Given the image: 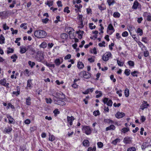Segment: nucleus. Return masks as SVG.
<instances>
[{
	"mask_svg": "<svg viewBox=\"0 0 151 151\" xmlns=\"http://www.w3.org/2000/svg\"><path fill=\"white\" fill-rule=\"evenodd\" d=\"M31 84H32V82H31V80H28L27 81V87H29V88H31Z\"/></svg>",
	"mask_w": 151,
	"mask_h": 151,
	"instance_id": "2f4dec72",
	"label": "nucleus"
},
{
	"mask_svg": "<svg viewBox=\"0 0 151 151\" xmlns=\"http://www.w3.org/2000/svg\"><path fill=\"white\" fill-rule=\"evenodd\" d=\"M127 63L129 66L132 67H133L134 65V62L132 60L128 61Z\"/></svg>",
	"mask_w": 151,
	"mask_h": 151,
	"instance_id": "7c9ffc66",
	"label": "nucleus"
},
{
	"mask_svg": "<svg viewBox=\"0 0 151 151\" xmlns=\"http://www.w3.org/2000/svg\"><path fill=\"white\" fill-rule=\"evenodd\" d=\"M120 141V139L117 138L112 141V143L114 145L116 144L118 142H119Z\"/></svg>",
	"mask_w": 151,
	"mask_h": 151,
	"instance_id": "b1692460",
	"label": "nucleus"
},
{
	"mask_svg": "<svg viewBox=\"0 0 151 151\" xmlns=\"http://www.w3.org/2000/svg\"><path fill=\"white\" fill-rule=\"evenodd\" d=\"M136 148L134 147L129 148L127 149V151H135Z\"/></svg>",
	"mask_w": 151,
	"mask_h": 151,
	"instance_id": "4d7b16f0",
	"label": "nucleus"
},
{
	"mask_svg": "<svg viewBox=\"0 0 151 151\" xmlns=\"http://www.w3.org/2000/svg\"><path fill=\"white\" fill-rule=\"evenodd\" d=\"M147 20L148 21H151V14L150 13L148 15H147Z\"/></svg>",
	"mask_w": 151,
	"mask_h": 151,
	"instance_id": "864d4df0",
	"label": "nucleus"
},
{
	"mask_svg": "<svg viewBox=\"0 0 151 151\" xmlns=\"http://www.w3.org/2000/svg\"><path fill=\"white\" fill-rule=\"evenodd\" d=\"M77 67L79 69H82L84 67V65L82 62L79 61L78 63Z\"/></svg>",
	"mask_w": 151,
	"mask_h": 151,
	"instance_id": "2eb2a0df",
	"label": "nucleus"
},
{
	"mask_svg": "<svg viewBox=\"0 0 151 151\" xmlns=\"http://www.w3.org/2000/svg\"><path fill=\"white\" fill-rule=\"evenodd\" d=\"M12 130V129L10 127H8L7 128H5L6 132L7 133H9Z\"/></svg>",
	"mask_w": 151,
	"mask_h": 151,
	"instance_id": "5701e85b",
	"label": "nucleus"
},
{
	"mask_svg": "<svg viewBox=\"0 0 151 151\" xmlns=\"http://www.w3.org/2000/svg\"><path fill=\"white\" fill-rule=\"evenodd\" d=\"M97 145L99 148H101L103 146V143L101 142H97Z\"/></svg>",
	"mask_w": 151,
	"mask_h": 151,
	"instance_id": "58836bf2",
	"label": "nucleus"
},
{
	"mask_svg": "<svg viewBox=\"0 0 151 151\" xmlns=\"http://www.w3.org/2000/svg\"><path fill=\"white\" fill-rule=\"evenodd\" d=\"M3 28L4 30L9 29V27L7 25L6 23L4 24L3 25Z\"/></svg>",
	"mask_w": 151,
	"mask_h": 151,
	"instance_id": "37998d69",
	"label": "nucleus"
},
{
	"mask_svg": "<svg viewBox=\"0 0 151 151\" xmlns=\"http://www.w3.org/2000/svg\"><path fill=\"white\" fill-rule=\"evenodd\" d=\"M16 3V1L15 0H14L12 4L10 5L9 6V7L10 8H13L14 7V4Z\"/></svg>",
	"mask_w": 151,
	"mask_h": 151,
	"instance_id": "13d9d810",
	"label": "nucleus"
},
{
	"mask_svg": "<svg viewBox=\"0 0 151 151\" xmlns=\"http://www.w3.org/2000/svg\"><path fill=\"white\" fill-rule=\"evenodd\" d=\"M104 121L105 122L109 123V124H112L113 123V122L112 120L108 119H105Z\"/></svg>",
	"mask_w": 151,
	"mask_h": 151,
	"instance_id": "c85d7f7f",
	"label": "nucleus"
},
{
	"mask_svg": "<svg viewBox=\"0 0 151 151\" xmlns=\"http://www.w3.org/2000/svg\"><path fill=\"white\" fill-rule=\"evenodd\" d=\"M68 33L69 35V38H71L74 37H75L74 34V30L71 27H70L68 29Z\"/></svg>",
	"mask_w": 151,
	"mask_h": 151,
	"instance_id": "0eeeda50",
	"label": "nucleus"
},
{
	"mask_svg": "<svg viewBox=\"0 0 151 151\" xmlns=\"http://www.w3.org/2000/svg\"><path fill=\"white\" fill-rule=\"evenodd\" d=\"M117 61L118 65L119 66H123L124 63L123 62H122L121 61L117 59Z\"/></svg>",
	"mask_w": 151,
	"mask_h": 151,
	"instance_id": "bb28decb",
	"label": "nucleus"
},
{
	"mask_svg": "<svg viewBox=\"0 0 151 151\" xmlns=\"http://www.w3.org/2000/svg\"><path fill=\"white\" fill-rule=\"evenodd\" d=\"M27 24L26 23H24L20 25L21 27H23V29H26L27 28V27L26 26Z\"/></svg>",
	"mask_w": 151,
	"mask_h": 151,
	"instance_id": "3c124183",
	"label": "nucleus"
},
{
	"mask_svg": "<svg viewBox=\"0 0 151 151\" xmlns=\"http://www.w3.org/2000/svg\"><path fill=\"white\" fill-rule=\"evenodd\" d=\"M79 22H80L79 25H80V26H79L78 27H80V28H82L83 27V21H82Z\"/></svg>",
	"mask_w": 151,
	"mask_h": 151,
	"instance_id": "774afa93",
	"label": "nucleus"
},
{
	"mask_svg": "<svg viewBox=\"0 0 151 151\" xmlns=\"http://www.w3.org/2000/svg\"><path fill=\"white\" fill-rule=\"evenodd\" d=\"M129 130V129L128 128H124L122 129V132L124 133H125Z\"/></svg>",
	"mask_w": 151,
	"mask_h": 151,
	"instance_id": "e433bc0d",
	"label": "nucleus"
},
{
	"mask_svg": "<svg viewBox=\"0 0 151 151\" xmlns=\"http://www.w3.org/2000/svg\"><path fill=\"white\" fill-rule=\"evenodd\" d=\"M149 105L147 104L146 101H144L143 104L141 106V109L142 110H143L145 108H147Z\"/></svg>",
	"mask_w": 151,
	"mask_h": 151,
	"instance_id": "9d476101",
	"label": "nucleus"
},
{
	"mask_svg": "<svg viewBox=\"0 0 151 151\" xmlns=\"http://www.w3.org/2000/svg\"><path fill=\"white\" fill-rule=\"evenodd\" d=\"M8 50L7 51V53L9 54L13 52L14 51V50L12 48H8Z\"/></svg>",
	"mask_w": 151,
	"mask_h": 151,
	"instance_id": "de8ad7c7",
	"label": "nucleus"
},
{
	"mask_svg": "<svg viewBox=\"0 0 151 151\" xmlns=\"http://www.w3.org/2000/svg\"><path fill=\"white\" fill-rule=\"evenodd\" d=\"M93 114L95 116L99 115V111L98 110L94 111L93 112Z\"/></svg>",
	"mask_w": 151,
	"mask_h": 151,
	"instance_id": "09e8293b",
	"label": "nucleus"
},
{
	"mask_svg": "<svg viewBox=\"0 0 151 151\" xmlns=\"http://www.w3.org/2000/svg\"><path fill=\"white\" fill-rule=\"evenodd\" d=\"M98 7L99 9L101 11L103 10L106 9L105 7L103 4H102L101 6H99Z\"/></svg>",
	"mask_w": 151,
	"mask_h": 151,
	"instance_id": "473e14b6",
	"label": "nucleus"
},
{
	"mask_svg": "<svg viewBox=\"0 0 151 151\" xmlns=\"http://www.w3.org/2000/svg\"><path fill=\"white\" fill-rule=\"evenodd\" d=\"M40 46L41 47L43 48H45L47 46V44L45 42H43L40 45Z\"/></svg>",
	"mask_w": 151,
	"mask_h": 151,
	"instance_id": "72a5a7b5",
	"label": "nucleus"
},
{
	"mask_svg": "<svg viewBox=\"0 0 151 151\" xmlns=\"http://www.w3.org/2000/svg\"><path fill=\"white\" fill-rule=\"evenodd\" d=\"M67 122L69 124L68 125V126L70 127L73 124V122L75 120V118L73 116H67Z\"/></svg>",
	"mask_w": 151,
	"mask_h": 151,
	"instance_id": "20e7f679",
	"label": "nucleus"
},
{
	"mask_svg": "<svg viewBox=\"0 0 151 151\" xmlns=\"http://www.w3.org/2000/svg\"><path fill=\"white\" fill-rule=\"evenodd\" d=\"M69 7L68 6L65 7L64 9V12H66L67 13H68L70 12V10L68 9Z\"/></svg>",
	"mask_w": 151,
	"mask_h": 151,
	"instance_id": "5fc2aeb1",
	"label": "nucleus"
},
{
	"mask_svg": "<svg viewBox=\"0 0 151 151\" xmlns=\"http://www.w3.org/2000/svg\"><path fill=\"white\" fill-rule=\"evenodd\" d=\"M105 42L104 41H103L102 42V43H100L99 44V45L100 47H102L104 46V47H105Z\"/></svg>",
	"mask_w": 151,
	"mask_h": 151,
	"instance_id": "e2e57ef3",
	"label": "nucleus"
},
{
	"mask_svg": "<svg viewBox=\"0 0 151 151\" xmlns=\"http://www.w3.org/2000/svg\"><path fill=\"white\" fill-rule=\"evenodd\" d=\"M112 104V102L111 100H109L107 103V105L109 106H111Z\"/></svg>",
	"mask_w": 151,
	"mask_h": 151,
	"instance_id": "6e6d98bb",
	"label": "nucleus"
},
{
	"mask_svg": "<svg viewBox=\"0 0 151 151\" xmlns=\"http://www.w3.org/2000/svg\"><path fill=\"white\" fill-rule=\"evenodd\" d=\"M130 70L129 69H126L124 72L125 74L127 76H128L130 74Z\"/></svg>",
	"mask_w": 151,
	"mask_h": 151,
	"instance_id": "a19ab883",
	"label": "nucleus"
},
{
	"mask_svg": "<svg viewBox=\"0 0 151 151\" xmlns=\"http://www.w3.org/2000/svg\"><path fill=\"white\" fill-rule=\"evenodd\" d=\"M27 50H32L33 52H35V50H34L32 49H33V48L31 46H28V47L27 48Z\"/></svg>",
	"mask_w": 151,
	"mask_h": 151,
	"instance_id": "052dcab7",
	"label": "nucleus"
},
{
	"mask_svg": "<svg viewBox=\"0 0 151 151\" xmlns=\"http://www.w3.org/2000/svg\"><path fill=\"white\" fill-rule=\"evenodd\" d=\"M137 32L138 33H139V35H141L143 34V31L140 28H138L137 29Z\"/></svg>",
	"mask_w": 151,
	"mask_h": 151,
	"instance_id": "cd10ccee",
	"label": "nucleus"
},
{
	"mask_svg": "<svg viewBox=\"0 0 151 151\" xmlns=\"http://www.w3.org/2000/svg\"><path fill=\"white\" fill-rule=\"evenodd\" d=\"M7 117L8 119L9 124H14L15 123L14 119L12 116L9 115H7Z\"/></svg>",
	"mask_w": 151,
	"mask_h": 151,
	"instance_id": "1a4fd4ad",
	"label": "nucleus"
},
{
	"mask_svg": "<svg viewBox=\"0 0 151 151\" xmlns=\"http://www.w3.org/2000/svg\"><path fill=\"white\" fill-rule=\"evenodd\" d=\"M91 53H93L94 54H96L97 53V52L96 51V48L94 47L93 49L91 50Z\"/></svg>",
	"mask_w": 151,
	"mask_h": 151,
	"instance_id": "8fccbe9b",
	"label": "nucleus"
},
{
	"mask_svg": "<svg viewBox=\"0 0 151 151\" xmlns=\"http://www.w3.org/2000/svg\"><path fill=\"white\" fill-rule=\"evenodd\" d=\"M34 35L37 38H45L46 37L47 33L44 30H37L35 31Z\"/></svg>",
	"mask_w": 151,
	"mask_h": 151,
	"instance_id": "f257e3e1",
	"label": "nucleus"
},
{
	"mask_svg": "<svg viewBox=\"0 0 151 151\" xmlns=\"http://www.w3.org/2000/svg\"><path fill=\"white\" fill-rule=\"evenodd\" d=\"M121 92H122V90H119V91H118L116 92V93L117 94H118L119 96L120 97H121V96H122V94L121 93Z\"/></svg>",
	"mask_w": 151,
	"mask_h": 151,
	"instance_id": "338daca9",
	"label": "nucleus"
},
{
	"mask_svg": "<svg viewBox=\"0 0 151 151\" xmlns=\"http://www.w3.org/2000/svg\"><path fill=\"white\" fill-rule=\"evenodd\" d=\"M54 62L56 65H59L62 62L60 63L59 58H57L55 60Z\"/></svg>",
	"mask_w": 151,
	"mask_h": 151,
	"instance_id": "aec40b11",
	"label": "nucleus"
},
{
	"mask_svg": "<svg viewBox=\"0 0 151 151\" xmlns=\"http://www.w3.org/2000/svg\"><path fill=\"white\" fill-rule=\"evenodd\" d=\"M27 50L26 47H20V52L22 54H23L26 52Z\"/></svg>",
	"mask_w": 151,
	"mask_h": 151,
	"instance_id": "6ab92c4d",
	"label": "nucleus"
},
{
	"mask_svg": "<svg viewBox=\"0 0 151 151\" xmlns=\"http://www.w3.org/2000/svg\"><path fill=\"white\" fill-rule=\"evenodd\" d=\"M46 65L48 67H53L54 68H55V67L54 64H51L47 63H46Z\"/></svg>",
	"mask_w": 151,
	"mask_h": 151,
	"instance_id": "c03bdc74",
	"label": "nucleus"
},
{
	"mask_svg": "<svg viewBox=\"0 0 151 151\" xmlns=\"http://www.w3.org/2000/svg\"><path fill=\"white\" fill-rule=\"evenodd\" d=\"M145 119L146 118L144 116H141L140 120L142 122H144L145 121Z\"/></svg>",
	"mask_w": 151,
	"mask_h": 151,
	"instance_id": "69168bd1",
	"label": "nucleus"
},
{
	"mask_svg": "<svg viewBox=\"0 0 151 151\" xmlns=\"http://www.w3.org/2000/svg\"><path fill=\"white\" fill-rule=\"evenodd\" d=\"M53 1H47V3H45V4L47 5L49 7L52 6L53 5Z\"/></svg>",
	"mask_w": 151,
	"mask_h": 151,
	"instance_id": "c756f323",
	"label": "nucleus"
},
{
	"mask_svg": "<svg viewBox=\"0 0 151 151\" xmlns=\"http://www.w3.org/2000/svg\"><path fill=\"white\" fill-rule=\"evenodd\" d=\"M79 75L86 79L89 78L91 77V74L85 71L80 72L79 73Z\"/></svg>",
	"mask_w": 151,
	"mask_h": 151,
	"instance_id": "f03ea898",
	"label": "nucleus"
},
{
	"mask_svg": "<svg viewBox=\"0 0 151 151\" xmlns=\"http://www.w3.org/2000/svg\"><path fill=\"white\" fill-rule=\"evenodd\" d=\"M128 33L127 31H125L122 33V35L123 37H127L128 35Z\"/></svg>",
	"mask_w": 151,
	"mask_h": 151,
	"instance_id": "bf43d9fd",
	"label": "nucleus"
},
{
	"mask_svg": "<svg viewBox=\"0 0 151 151\" xmlns=\"http://www.w3.org/2000/svg\"><path fill=\"white\" fill-rule=\"evenodd\" d=\"M55 103L58 105H63L64 104V102L62 101L58 100V101H54Z\"/></svg>",
	"mask_w": 151,
	"mask_h": 151,
	"instance_id": "dca6fc26",
	"label": "nucleus"
},
{
	"mask_svg": "<svg viewBox=\"0 0 151 151\" xmlns=\"http://www.w3.org/2000/svg\"><path fill=\"white\" fill-rule=\"evenodd\" d=\"M11 58L13 59V61L14 62L15 61L16 59L17 58V56L16 55H13L11 56Z\"/></svg>",
	"mask_w": 151,
	"mask_h": 151,
	"instance_id": "c9c22d12",
	"label": "nucleus"
},
{
	"mask_svg": "<svg viewBox=\"0 0 151 151\" xmlns=\"http://www.w3.org/2000/svg\"><path fill=\"white\" fill-rule=\"evenodd\" d=\"M137 73L138 72L137 71H134L133 72H131V74L133 76L137 77V75L136 73Z\"/></svg>",
	"mask_w": 151,
	"mask_h": 151,
	"instance_id": "49530a36",
	"label": "nucleus"
},
{
	"mask_svg": "<svg viewBox=\"0 0 151 151\" xmlns=\"http://www.w3.org/2000/svg\"><path fill=\"white\" fill-rule=\"evenodd\" d=\"M113 16L114 17L119 18L120 16V14L118 12H115L113 14Z\"/></svg>",
	"mask_w": 151,
	"mask_h": 151,
	"instance_id": "393cba45",
	"label": "nucleus"
},
{
	"mask_svg": "<svg viewBox=\"0 0 151 151\" xmlns=\"http://www.w3.org/2000/svg\"><path fill=\"white\" fill-rule=\"evenodd\" d=\"M131 138L129 137H125L124 139V142L125 143L128 144L131 141Z\"/></svg>",
	"mask_w": 151,
	"mask_h": 151,
	"instance_id": "f8f14e48",
	"label": "nucleus"
},
{
	"mask_svg": "<svg viewBox=\"0 0 151 151\" xmlns=\"http://www.w3.org/2000/svg\"><path fill=\"white\" fill-rule=\"evenodd\" d=\"M49 21V19L47 18H46L45 19H42V22L45 23H46Z\"/></svg>",
	"mask_w": 151,
	"mask_h": 151,
	"instance_id": "680f3d73",
	"label": "nucleus"
},
{
	"mask_svg": "<svg viewBox=\"0 0 151 151\" xmlns=\"http://www.w3.org/2000/svg\"><path fill=\"white\" fill-rule=\"evenodd\" d=\"M84 32L83 31H81L80 30H79L78 31H76V34L78 35L79 38V37L80 38H82Z\"/></svg>",
	"mask_w": 151,
	"mask_h": 151,
	"instance_id": "ddd939ff",
	"label": "nucleus"
},
{
	"mask_svg": "<svg viewBox=\"0 0 151 151\" xmlns=\"http://www.w3.org/2000/svg\"><path fill=\"white\" fill-rule=\"evenodd\" d=\"M6 83V80L5 79H4L0 81V83L4 86H5Z\"/></svg>",
	"mask_w": 151,
	"mask_h": 151,
	"instance_id": "4be33fe9",
	"label": "nucleus"
},
{
	"mask_svg": "<svg viewBox=\"0 0 151 151\" xmlns=\"http://www.w3.org/2000/svg\"><path fill=\"white\" fill-rule=\"evenodd\" d=\"M107 2L109 6L113 4L115 2L114 0H107Z\"/></svg>",
	"mask_w": 151,
	"mask_h": 151,
	"instance_id": "a878e982",
	"label": "nucleus"
},
{
	"mask_svg": "<svg viewBox=\"0 0 151 151\" xmlns=\"http://www.w3.org/2000/svg\"><path fill=\"white\" fill-rule=\"evenodd\" d=\"M29 65L30 66L31 68H32L35 65V63L34 62H32L31 61H29L28 62Z\"/></svg>",
	"mask_w": 151,
	"mask_h": 151,
	"instance_id": "4c0bfd02",
	"label": "nucleus"
},
{
	"mask_svg": "<svg viewBox=\"0 0 151 151\" xmlns=\"http://www.w3.org/2000/svg\"><path fill=\"white\" fill-rule=\"evenodd\" d=\"M53 113L55 114V116H56L58 114L60 113V111H58V109H56L54 110Z\"/></svg>",
	"mask_w": 151,
	"mask_h": 151,
	"instance_id": "ea45409f",
	"label": "nucleus"
},
{
	"mask_svg": "<svg viewBox=\"0 0 151 151\" xmlns=\"http://www.w3.org/2000/svg\"><path fill=\"white\" fill-rule=\"evenodd\" d=\"M31 100V98L29 97H28L26 99V105L30 106L31 104V102L30 101Z\"/></svg>",
	"mask_w": 151,
	"mask_h": 151,
	"instance_id": "4468645a",
	"label": "nucleus"
},
{
	"mask_svg": "<svg viewBox=\"0 0 151 151\" xmlns=\"http://www.w3.org/2000/svg\"><path fill=\"white\" fill-rule=\"evenodd\" d=\"M139 5V3L137 0L135 1L133 3V5L132 6V8L134 9H136L137 7Z\"/></svg>",
	"mask_w": 151,
	"mask_h": 151,
	"instance_id": "9b49d317",
	"label": "nucleus"
},
{
	"mask_svg": "<svg viewBox=\"0 0 151 151\" xmlns=\"http://www.w3.org/2000/svg\"><path fill=\"white\" fill-rule=\"evenodd\" d=\"M115 128L116 127L114 125H111L110 126L106 128V130L108 131L111 129L114 130L115 129Z\"/></svg>",
	"mask_w": 151,
	"mask_h": 151,
	"instance_id": "f3484780",
	"label": "nucleus"
},
{
	"mask_svg": "<svg viewBox=\"0 0 151 151\" xmlns=\"http://www.w3.org/2000/svg\"><path fill=\"white\" fill-rule=\"evenodd\" d=\"M45 100L47 103L51 104L52 102V100L50 98L48 99L46 98L45 99Z\"/></svg>",
	"mask_w": 151,
	"mask_h": 151,
	"instance_id": "79ce46f5",
	"label": "nucleus"
},
{
	"mask_svg": "<svg viewBox=\"0 0 151 151\" xmlns=\"http://www.w3.org/2000/svg\"><path fill=\"white\" fill-rule=\"evenodd\" d=\"M71 55L70 54H68L64 58L65 60L68 59L70 58Z\"/></svg>",
	"mask_w": 151,
	"mask_h": 151,
	"instance_id": "0e129e2a",
	"label": "nucleus"
},
{
	"mask_svg": "<svg viewBox=\"0 0 151 151\" xmlns=\"http://www.w3.org/2000/svg\"><path fill=\"white\" fill-rule=\"evenodd\" d=\"M124 93L125 96L128 97L129 95V90L128 88H126L125 90Z\"/></svg>",
	"mask_w": 151,
	"mask_h": 151,
	"instance_id": "412c9836",
	"label": "nucleus"
},
{
	"mask_svg": "<svg viewBox=\"0 0 151 151\" xmlns=\"http://www.w3.org/2000/svg\"><path fill=\"white\" fill-rule=\"evenodd\" d=\"M68 35L66 33H63L61 35V38H67Z\"/></svg>",
	"mask_w": 151,
	"mask_h": 151,
	"instance_id": "603ef678",
	"label": "nucleus"
},
{
	"mask_svg": "<svg viewBox=\"0 0 151 151\" xmlns=\"http://www.w3.org/2000/svg\"><path fill=\"white\" fill-rule=\"evenodd\" d=\"M114 29L112 25L111 24H109L108 26L107 29V33L110 35H111L114 32Z\"/></svg>",
	"mask_w": 151,
	"mask_h": 151,
	"instance_id": "423d86ee",
	"label": "nucleus"
},
{
	"mask_svg": "<svg viewBox=\"0 0 151 151\" xmlns=\"http://www.w3.org/2000/svg\"><path fill=\"white\" fill-rule=\"evenodd\" d=\"M55 139V137L53 135H50L49 136V140L50 141H52Z\"/></svg>",
	"mask_w": 151,
	"mask_h": 151,
	"instance_id": "a18cd8bd",
	"label": "nucleus"
},
{
	"mask_svg": "<svg viewBox=\"0 0 151 151\" xmlns=\"http://www.w3.org/2000/svg\"><path fill=\"white\" fill-rule=\"evenodd\" d=\"M125 116V114L123 112H118L115 114L116 117L118 118H122Z\"/></svg>",
	"mask_w": 151,
	"mask_h": 151,
	"instance_id": "6e6552de",
	"label": "nucleus"
},
{
	"mask_svg": "<svg viewBox=\"0 0 151 151\" xmlns=\"http://www.w3.org/2000/svg\"><path fill=\"white\" fill-rule=\"evenodd\" d=\"M82 129L83 132L87 135L90 134L91 132V130L90 127L88 126H83Z\"/></svg>",
	"mask_w": 151,
	"mask_h": 151,
	"instance_id": "7ed1b4c3",
	"label": "nucleus"
},
{
	"mask_svg": "<svg viewBox=\"0 0 151 151\" xmlns=\"http://www.w3.org/2000/svg\"><path fill=\"white\" fill-rule=\"evenodd\" d=\"M96 150V147L95 146L93 147V148L90 147L88 148V151H95Z\"/></svg>",
	"mask_w": 151,
	"mask_h": 151,
	"instance_id": "f704fd0d",
	"label": "nucleus"
},
{
	"mask_svg": "<svg viewBox=\"0 0 151 151\" xmlns=\"http://www.w3.org/2000/svg\"><path fill=\"white\" fill-rule=\"evenodd\" d=\"M83 144L85 147H87L89 146V142L87 140H84L83 142Z\"/></svg>",
	"mask_w": 151,
	"mask_h": 151,
	"instance_id": "a211bd4d",
	"label": "nucleus"
},
{
	"mask_svg": "<svg viewBox=\"0 0 151 151\" xmlns=\"http://www.w3.org/2000/svg\"><path fill=\"white\" fill-rule=\"evenodd\" d=\"M111 54L110 52H106L103 56L102 59L104 61H107L108 60L109 58L111 56Z\"/></svg>",
	"mask_w": 151,
	"mask_h": 151,
	"instance_id": "39448f33",
	"label": "nucleus"
}]
</instances>
